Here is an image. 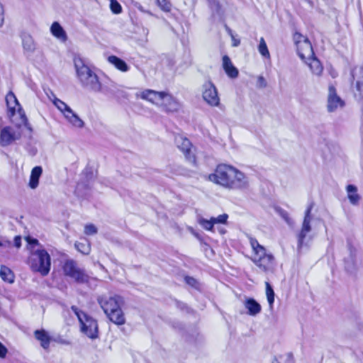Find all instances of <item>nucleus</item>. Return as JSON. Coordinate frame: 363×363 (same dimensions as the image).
I'll return each mask as SVG.
<instances>
[{
    "label": "nucleus",
    "instance_id": "19",
    "mask_svg": "<svg viewBox=\"0 0 363 363\" xmlns=\"http://www.w3.org/2000/svg\"><path fill=\"white\" fill-rule=\"evenodd\" d=\"M310 67L311 72L317 75H321L323 67L319 60L315 56V55L311 57V58H306V60H304Z\"/></svg>",
    "mask_w": 363,
    "mask_h": 363
},
{
    "label": "nucleus",
    "instance_id": "35",
    "mask_svg": "<svg viewBox=\"0 0 363 363\" xmlns=\"http://www.w3.org/2000/svg\"><path fill=\"white\" fill-rule=\"evenodd\" d=\"M259 52L264 57L269 58L270 57L269 52L268 50L267 44L263 38H260L259 45L258 46Z\"/></svg>",
    "mask_w": 363,
    "mask_h": 363
},
{
    "label": "nucleus",
    "instance_id": "32",
    "mask_svg": "<svg viewBox=\"0 0 363 363\" xmlns=\"http://www.w3.org/2000/svg\"><path fill=\"white\" fill-rule=\"evenodd\" d=\"M209 6L212 11L213 16H221V8L219 3L216 0H207Z\"/></svg>",
    "mask_w": 363,
    "mask_h": 363
},
{
    "label": "nucleus",
    "instance_id": "45",
    "mask_svg": "<svg viewBox=\"0 0 363 363\" xmlns=\"http://www.w3.org/2000/svg\"><path fill=\"white\" fill-rule=\"evenodd\" d=\"M4 21V11L1 3L0 2V27L3 26Z\"/></svg>",
    "mask_w": 363,
    "mask_h": 363
},
{
    "label": "nucleus",
    "instance_id": "43",
    "mask_svg": "<svg viewBox=\"0 0 363 363\" xmlns=\"http://www.w3.org/2000/svg\"><path fill=\"white\" fill-rule=\"evenodd\" d=\"M136 8L141 13H147L150 16H154V14L150 11L145 9V8L140 4L136 5Z\"/></svg>",
    "mask_w": 363,
    "mask_h": 363
},
{
    "label": "nucleus",
    "instance_id": "15",
    "mask_svg": "<svg viewBox=\"0 0 363 363\" xmlns=\"http://www.w3.org/2000/svg\"><path fill=\"white\" fill-rule=\"evenodd\" d=\"M345 102L337 96L336 89L333 85H330L328 88V95L327 101V109L329 112H333L339 108H342Z\"/></svg>",
    "mask_w": 363,
    "mask_h": 363
},
{
    "label": "nucleus",
    "instance_id": "4",
    "mask_svg": "<svg viewBox=\"0 0 363 363\" xmlns=\"http://www.w3.org/2000/svg\"><path fill=\"white\" fill-rule=\"evenodd\" d=\"M77 77L82 86L94 93H99L101 89V83L97 74L81 57H76L74 60Z\"/></svg>",
    "mask_w": 363,
    "mask_h": 363
},
{
    "label": "nucleus",
    "instance_id": "27",
    "mask_svg": "<svg viewBox=\"0 0 363 363\" xmlns=\"http://www.w3.org/2000/svg\"><path fill=\"white\" fill-rule=\"evenodd\" d=\"M345 269L350 274L354 273L357 269L355 254L351 250L348 257L345 258Z\"/></svg>",
    "mask_w": 363,
    "mask_h": 363
},
{
    "label": "nucleus",
    "instance_id": "16",
    "mask_svg": "<svg viewBox=\"0 0 363 363\" xmlns=\"http://www.w3.org/2000/svg\"><path fill=\"white\" fill-rule=\"evenodd\" d=\"M311 207L308 208L307 210L306 211L305 217L302 224V228L298 236V247L299 248L303 246L306 238L311 230V221L312 220V216L311 215Z\"/></svg>",
    "mask_w": 363,
    "mask_h": 363
},
{
    "label": "nucleus",
    "instance_id": "6",
    "mask_svg": "<svg viewBox=\"0 0 363 363\" xmlns=\"http://www.w3.org/2000/svg\"><path fill=\"white\" fill-rule=\"evenodd\" d=\"M28 263L33 271L39 272L43 276H46L50 270L51 258L48 252L40 247L32 250Z\"/></svg>",
    "mask_w": 363,
    "mask_h": 363
},
{
    "label": "nucleus",
    "instance_id": "40",
    "mask_svg": "<svg viewBox=\"0 0 363 363\" xmlns=\"http://www.w3.org/2000/svg\"><path fill=\"white\" fill-rule=\"evenodd\" d=\"M97 231V228L93 224H87L84 227V233L87 235H95Z\"/></svg>",
    "mask_w": 363,
    "mask_h": 363
},
{
    "label": "nucleus",
    "instance_id": "49",
    "mask_svg": "<svg viewBox=\"0 0 363 363\" xmlns=\"http://www.w3.org/2000/svg\"><path fill=\"white\" fill-rule=\"evenodd\" d=\"M258 82L260 84V86H262V87H265L267 85L264 78L262 76L259 77Z\"/></svg>",
    "mask_w": 363,
    "mask_h": 363
},
{
    "label": "nucleus",
    "instance_id": "10",
    "mask_svg": "<svg viewBox=\"0 0 363 363\" xmlns=\"http://www.w3.org/2000/svg\"><path fill=\"white\" fill-rule=\"evenodd\" d=\"M202 97L211 106H218L220 104L217 89L210 80L202 85Z\"/></svg>",
    "mask_w": 363,
    "mask_h": 363
},
{
    "label": "nucleus",
    "instance_id": "47",
    "mask_svg": "<svg viewBox=\"0 0 363 363\" xmlns=\"http://www.w3.org/2000/svg\"><path fill=\"white\" fill-rule=\"evenodd\" d=\"M28 243L30 245H40L39 242L37 239L32 238L30 237H27L26 238Z\"/></svg>",
    "mask_w": 363,
    "mask_h": 363
},
{
    "label": "nucleus",
    "instance_id": "18",
    "mask_svg": "<svg viewBox=\"0 0 363 363\" xmlns=\"http://www.w3.org/2000/svg\"><path fill=\"white\" fill-rule=\"evenodd\" d=\"M223 67L229 77L236 78L238 76V69L233 65L228 55H224L223 57Z\"/></svg>",
    "mask_w": 363,
    "mask_h": 363
},
{
    "label": "nucleus",
    "instance_id": "22",
    "mask_svg": "<svg viewBox=\"0 0 363 363\" xmlns=\"http://www.w3.org/2000/svg\"><path fill=\"white\" fill-rule=\"evenodd\" d=\"M64 116L67 121L75 128H82L84 125V121L73 111L72 109H71V113H66Z\"/></svg>",
    "mask_w": 363,
    "mask_h": 363
},
{
    "label": "nucleus",
    "instance_id": "44",
    "mask_svg": "<svg viewBox=\"0 0 363 363\" xmlns=\"http://www.w3.org/2000/svg\"><path fill=\"white\" fill-rule=\"evenodd\" d=\"M185 281L187 284L194 286L196 284V280L191 277H185Z\"/></svg>",
    "mask_w": 363,
    "mask_h": 363
},
{
    "label": "nucleus",
    "instance_id": "38",
    "mask_svg": "<svg viewBox=\"0 0 363 363\" xmlns=\"http://www.w3.org/2000/svg\"><path fill=\"white\" fill-rule=\"evenodd\" d=\"M110 8L113 13H120L122 11L121 4L116 0H111Z\"/></svg>",
    "mask_w": 363,
    "mask_h": 363
},
{
    "label": "nucleus",
    "instance_id": "51",
    "mask_svg": "<svg viewBox=\"0 0 363 363\" xmlns=\"http://www.w3.org/2000/svg\"><path fill=\"white\" fill-rule=\"evenodd\" d=\"M217 229L220 234H225L226 232L223 228L217 227Z\"/></svg>",
    "mask_w": 363,
    "mask_h": 363
},
{
    "label": "nucleus",
    "instance_id": "11",
    "mask_svg": "<svg viewBox=\"0 0 363 363\" xmlns=\"http://www.w3.org/2000/svg\"><path fill=\"white\" fill-rule=\"evenodd\" d=\"M18 130H16L11 126H5L0 128V145L6 147L11 145L16 140L20 139L21 133L19 130V128L16 126ZM26 128L24 126L20 128Z\"/></svg>",
    "mask_w": 363,
    "mask_h": 363
},
{
    "label": "nucleus",
    "instance_id": "3",
    "mask_svg": "<svg viewBox=\"0 0 363 363\" xmlns=\"http://www.w3.org/2000/svg\"><path fill=\"white\" fill-rule=\"evenodd\" d=\"M97 302L108 319L118 325L125 324V318L121 309L123 299L118 295H102L97 298Z\"/></svg>",
    "mask_w": 363,
    "mask_h": 363
},
{
    "label": "nucleus",
    "instance_id": "9",
    "mask_svg": "<svg viewBox=\"0 0 363 363\" xmlns=\"http://www.w3.org/2000/svg\"><path fill=\"white\" fill-rule=\"evenodd\" d=\"M63 271L66 276L74 279L77 283L84 284L87 283L89 280V277L83 269L77 267V263L74 260H67L63 266Z\"/></svg>",
    "mask_w": 363,
    "mask_h": 363
},
{
    "label": "nucleus",
    "instance_id": "1",
    "mask_svg": "<svg viewBox=\"0 0 363 363\" xmlns=\"http://www.w3.org/2000/svg\"><path fill=\"white\" fill-rule=\"evenodd\" d=\"M208 179L217 184L229 189H245L249 186L248 177L233 166L221 164Z\"/></svg>",
    "mask_w": 363,
    "mask_h": 363
},
{
    "label": "nucleus",
    "instance_id": "7",
    "mask_svg": "<svg viewBox=\"0 0 363 363\" xmlns=\"http://www.w3.org/2000/svg\"><path fill=\"white\" fill-rule=\"evenodd\" d=\"M71 309L79 320L81 332L91 339L97 338L99 336V327L96 320L75 306H72Z\"/></svg>",
    "mask_w": 363,
    "mask_h": 363
},
{
    "label": "nucleus",
    "instance_id": "20",
    "mask_svg": "<svg viewBox=\"0 0 363 363\" xmlns=\"http://www.w3.org/2000/svg\"><path fill=\"white\" fill-rule=\"evenodd\" d=\"M43 173V168L40 166H36L33 168L30 177L29 186L34 189L38 186L39 179Z\"/></svg>",
    "mask_w": 363,
    "mask_h": 363
},
{
    "label": "nucleus",
    "instance_id": "31",
    "mask_svg": "<svg viewBox=\"0 0 363 363\" xmlns=\"http://www.w3.org/2000/svg\"><path fill=\"white\" fill-rule=\"evenodd\" d=\"M265 286H266V296H267V301L269 303V308L272 310L273 308V303L274 301V290H273L272 286L270 285V284L269 282H267V281L265 282Z\"/></svg>",
    "mask_w": 363,
    "mask_h": 363
},
{
    "label": "nucleus",
    "instance_id": "53",
    "mask_svg": "<svg viewBox=\"0 0 363 363\" xmlns=\"http://www.w3.org/2000/svg\"><path fill=\"white\" fill-rule=\"evenodd\" d=\"M272 363H280V362L278 361V359L276 357H274L273 359V361H272Z\"/></svg>",
    "mask_w": 363,
    "mask_h": 363
},
{
    "label": "nucleus",
    "instance_id": "41",
    "mask_svg": "<svg viewBox=\"0 0 363 363\" xmlns=\"http://www.w3.org/2000/svg\"><path fill=\"white\" fill-rule=\"evenodd\" d=\"M84 174H85L87 180L91 179L94 176L91 169L88 167L85 169Z\"/></svg>",
    "mask_w": 363,
    "mask_h": 363
},
{
    "label": "nucleus",
    "instance_id": "12",
    "mask_svg": "<svg viewBox=\"0 0 363 363\" xmlns=\"http://www.w3.org/2000/svg\"><path fill=\"white\" fill-rule=\"evenodd\" d=\"M252 260L264 272L272 271L274 268V257L272 254H267L266 250L263 254L253 255Z\"/></svg>",
    "mask_w": 363,
    "mask_h": 363
},
{
    "label": "nucleus",
    "instance_id": "33",
    "mask_svg": "<svg viewBox=\"0 0 363 363\" xmlns=\"http://www.w3.org/2000/svg\"><path fill=\"white\" fill-rule=\"evenodd\" d=\"M74 246L79 252L84 255H89L91 251L90 245L86 240L85 242H77Z\"/></svg>",
    "mask_w": 363,
    "mask_h": 363
},
{
    "label": "nucleus",
    "instance_id": "34",
    "mask_svg": "<svg viewBox=\"0 0 363 363\" xmlns=\"http://www.w3.org/2000/svg\"><path fill=\"white\" fill-rule=\"evenodd\" d=\"M156 4L164 12H170L172 5L169 0H156Z\"/></svg>",
    "mask_w": 363,
    "mask_h": 363
},
{
    "label": "nucleus",
    "instance_id": "24",
    "mask_svg": "<svg viewBox=\"0 0 363 363\" xmlns=\"http://www.w3.org/2000/svg\"><path fill=\"white\" fill-rule=\"evenodd\" d=\"M50 31L55 37L60 40L65 41L67 40L66 33L59 23L54 22L50 27Z\"/></svg>",
    "mask_w": 363,
    "mask_h": 363
},
{
    "label": "nucleus",
    "instance_id": "36",
    "mask_svg": "<svg viewBox=\"0 0 363 363\" xmlns=\"http://www.w3.org/2000/svg\"><path fill=\"white\" fill-rule=\"evenodd\" d=\"M250 244H251V246H252L253 252H254L253 255H257V254L262 255L263 251L266 250L265 248L262 245H259L258 241L255 239L251 238Z\"/></svg>",
    "mask_w": 363,
    "mask_h": 363
},
{
    "label": "nucleus",
    "instance_id": "50",
    "mask_svg": "<svg viewBox=\"0 0 363 363\" xmlns=\"http://www.w3.org/2000/svg\"><path fill=\"white\" fill-rule=\"evenodd\" d=\"M57 342L62 344V345H69L70 342L68 340L60 339L59 340H57Z\"/></svg>",
    "mask_w": 363,
    "mask_h": 363
},
{
    "label": "nucleus",
    "instance_id": "14",
    "mask_svg": "<svg viewBox=\"0 0 363 363\" xmlns=\"http://www.w3.org/2000/svg\"><path fill=\"white\" fill-rule=\"evenodd\" d=\"M228 218V215L223 213L216 217L212 216L210 218V219L199 218L198 219V223L205 230L213 232L214 226L216 225L226 224Z\"/></svg>",
    "mask_w": 363,
    "mask_h": 363
},
{
    "label": "nucleus",
    "instance_id": "23",
    "mask_svg": "<svg viewBox=\"0 0 363 363\" xmlns=\"http://www.w3.org/2000/svg\"><path fill=\"white\" fill-rule=\"evenodd\" d=\"M119 89L114 83L109 84H101V89L99 92L103 93L105 96L112 98L118 96Z\"/></svg>",
    "mask_w": 363,
    "mask_h": 363
},
{
    "label": "nucleus",
    "instance_id": "48",
    "mask_svg": "<svg viewBox=\"0 0 363 363\" xmlns=\"http://www.w3.org/2000/svg\"><path fill=\"white\" fill-rule=\"evenodd\" d=\"M14 245L17 248H20L21 246V237L18 235L14 238Z\"/></svg>",
    "mask_w": 363,
    "mask_h": 363
},
{
    "label": "nucleus",
    "instance_id": "52",
    "mask_svg": "<svg viewBox=\"0 0 363 363\" xmlns=\"http://www.w3.org/2000/svg\"><path fill=\"white\" fill-rule=\"evenodd\" d=\"M46 94L48 95L49 99H50V97L51 99H53V95H55L54 93L52 91H50V90H49V93L46 92Z\"/></svg>",
    "mask_w": 363,
    "mask_h": 363
},
{
    "label": "nucleus",
    "instance_id": "13",
    "mask_svg": "<svg viewBox=\"0 0 363 363\" xmlns=\"http://www.w3.org/2000/svg\"><path fill=\"white\" fill-rule=\"evenodd\" d=\"M177 147L184 153L186 159L191 164H196V157L191 150V143L189 139L182 135L175 137Z\"/></svg>",
    "mask_w": 363,
    "mask_h": 363
},
{
    "label": "nucleus",
    "instance_id": "5",
    "mask_svg": "<svg viewBox=\"0 0 363 363\" xmlns=\"http://www.w3.org/2000/svg\"><path fill=\"white\" fill-rule=\"evenodd\" d=\"M6 102L8 107V116L11 121L19 128L24 126L30 133L32 128L28 122V118L12 91H9L6 96Z\"/></svg>",
    "mask_w": 363,
    "mask_h": 363
},
{
    "label": "nucleus",
    "instance_id": "26",
    "mask_svg": "<svg viewBox=\"0 0 363 363\" xmlns=\"http://www.w3.org/2000/svg\"><path fill=\"white\" fill-rule=\"evenodd\" d=\"M108 61L115 66L118 70L121 72H127L129 69V67L126 64L125 61L121 60V58L111 55L108 57Z\"/></svg>",
    "mask_w": 363,
    "mask_h": 363
},
{
    "label": "nucleus",
    "instance_id": "25",
    "mask_svg": "<svg viewBox=\"0 0 363 363\" xmlns=\"http://www.w3.org/2000/svg\"><path fill=\"white\" fill-rule=\"evenodd\" d=\"M347 197L350 203L355 204L360 200V196L357 192V187L353 184H349L346 186Z\"/></svg>",
    "mask_w": 363,
    "mask_h": 363
},
{
    "label": "nucleus",
    "instance_id": "29",
    "mask_svg": "<svg viewBox=\"0 0 363 363\" xmlns=\"http://www.w3.org/2000/svg\"><path fill=\"white\" fill-rule=\"evenodd\" d=\"M50 100L52 101L53 104L63 114V116L66 114V113H71L72 108L64 101L57 98L55 95H53V99L50 97Z\"/></svg>",
    "mask_w": 363,
    "mask_h": 363
},
{
    "label": "nucleus",
    "instance_id": "2",
    "mask_svg": "<svg viewBox=\"0 0 363 363\" xmlns=\"http://www.w3.org/2000/svg\"><path fill=\"white\" fill-rule=\"evenodd\" d=\"M137 98L146 100L152 104L162 107L166 112H177L182 107L181 104L167 91H157L145 89L136 94Z\"/></svg>",
    "mask_w": 363,
    "mask_h": 363
},
{
    "label": "nucleus",
    "instance_id": "37",
    "mask_svg": "<svg viewBox=\"0 0 363 363\" xmlns=\"http://www.w3.org/2000/svg\"><path fill=\"white\" fill-rule=\"evenodd\" d=\"M85 189L86 190V188L82 182L78 183L76 187L75 194L79 197H86L88 196V193L86 191L84 194L83 193Z\"/></svg>",
    "mask_w": 363,
    "mask_h": 363
},
{
    "label": "nucleus",
    "instance_id": "8",
    "mask_svg": "<svg viewBox=\"0 0 363 363\" xmlns=\"http://www.w3.org/2000/svg\"><path fill=\"white\" fill-rule=\"evenodd\" d=\"M294 40L296 45L298 55L303 60L311 58L315 55L311 43L306 37L296 32L294 35Z\"/></svg>",
    "mask_w": 363,
    "mask_h": 363
},
{
    "label": "nucleus",
    "instance_id": "28",
    "mask_svg": "<svg viewBox=\"0 0 363 363\" xmlns=\"http://www.w3.org/2000/svg\"><path fill=\"white\" fill-rule=\"evenodd\" d=\"M22 44L24 50L26 52H33L35 50V43L29 34H23Z\"/></svg>",
    "mask_w": 363,
    "mask_h": 363
},
{
    "label": "nucleus",
    "instance_id": "39",
    "mask_svg": "<svg viewBox=\"0 0 363 363\" xmlns=\"http://www.w3.org/2000/svg\"><path fill=\"white\" fill-rule=\"evenodd\" d=\"M275 211L284 218V220L289 225L291 224L290 218L288 216L287 212L281 209L279 206H275Z\"/></svg>",
    "mask_w": 363,
    "mask_h": 363
},
{
    "label": "nucleus",
    "instance_id": "17",
    "mask_svg": "<svg viewBox=\"0 0 363 363\" xmlns=\"http://www.w3.org/2000/svg\"><path fill=\"white\" fill-rule=\"evenodd\" d=\"M34 337L35 338L40 342V346L45 350H48L50 347V344L51 342V337L49 335L48 333L44 330H36L34 331Z\"/></svg>",
    "mask_w": 363,
    "mask_h": 363
},
{
    "label": "nucleus",
    "instance_id": "30",
    "mask_svg": "<svg viewBox=\"0 0 363 363\" xmlns=\"http://www.w3.org/2000/svg\"><path fill=\"white\" fill-rule=\"evenodd\" d=\"M0 277L8 283H13L14 281V274L8 267L2 265L0 269Z\"/></svg>",
    "mask_w": 363,
    "mask_h": 363
},
{
    "label": "nucleus",
    "instance_id": "21",
    "mask_svg": "<svg viewBox=\"0 0 363 363\" xmlns=\"http://www.w3.org/2000/svg\"><path fill=\"white\" fill-rule=\"evenodd\" d=\"M245 306L247 309V313L250 315H256L261 311L260 304L253 298L247 299Z\"/></svg>",
    "mask_w": 363,
    "mask_h": 363
},
{
    "label": "nucleus",
    "instance_id": "46",
    "mask_svg": "<svg viewBox=\"0 0 363 363\" xmlns=\"http://www.w3.org/2000/svg\"><path fill=\"white\" fill-rule=\"evenodd\" d=\"M228 30L229 32V33L231 35V38H232V40H233V47H237L240 45V40H238V39H236L234 35L232 34V32H231V30L228 28Z\"/></svg>",
    "mask_w": 363,
    "mask_h": 363
},
{
    "label": "nucleus",
    "instance_id": "42",
    "mask_svg": "<svg viewBox=\"0 0 363 363\" xmlns=\"http://www.w3.org/2000/svg\"><path fill=\"white\" fill-rule=\"evenodd\" d=\"M8 352L7 348L0 342V357L4 358Z\"/></svg>",
    "mask_w": 363,
    "mask_h": 363
}]
</instances>
